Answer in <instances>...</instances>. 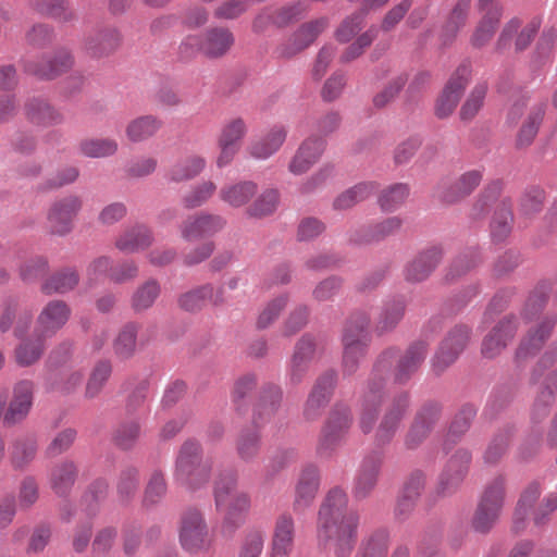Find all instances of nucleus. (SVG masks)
I'll return each instance as SVG.
<instances>
[{
	"label": "nucleus",
	"instance_id": "nucleus-62",
	"mask_svg": "<svg viewBox=\"0 0 557 557\" xmlns=\"http://www.w3.org/2000/svg\"><path fill=\"white\" fill-rule=\"evenodd\" d=\"M309 10L306 1H295L274 12L273 24L277 27H285L300 20Z\"/></svg>",
	"mask_w": 557,
	"mask_h": 557
},
{
	"label": "nucleus",
	"instance_id": "nucleus-16",
	"mask_svg": "<svg viewBox=\"0 0 557 557\" xmlns=\"http://www.w3.org/2000/svg\"><path fill=\"white\" fill-rule=\"evenodd\" d=\"M470 77L469 64L465 63L457 67L436 101L435 114L437 117L445 119L454 112Z\"/></svg>",
	"mask_w": 557,
	"mask_h": 557
},
{
	"label": "nucleus",
	"instance_id": "nucleus-44",
	"mask_svg": "<svg viewBox=\"0 0 557 557\" xmlns=\"http://www.w3.org/2000/svg\"><path fill=\"white\" fill-rule=\"evenodd\" d=\"M278 205L280 191L275 188H268L247 207L245 213L248 218L262 219L273 214L277 210Z\"/></svg>",
	"mask_w": 557,
	"mask_h": 557
},
{
	"label": "nucleus",
	"instance_id": "nucleus-1",
	"mask_svg": "<svg viewBox=\"0 0 557 557\" xmlns=\"http://www.w3.org/2000/svg\"><path fill=\"white\" fill-rule=\"evenodd\" d=\"M359 524V515L348 508L346 493L335 487L324 498L318 513L317 539L321 546H334L335 553L343 556L350 552Z\"/></svg>",
	"mask_w": 557,
	"mask_h": 557
},
{
	"label": "nucleus",
	"instance_id": "nucleus-43",
	"mask_svg": "<svg viewBox=\"0 0 557 557\" xmlns=\"http://www.w3.org/2000/svg\"><path fill=\"white\" fill-rule=\"evenodd\" d=\"M376 190L373 182H361L339 194L333 202L335 210H347L368 199Z\"/></svg>",
	"mask_w": 557,
	"mask_h": 557
},
{
	"label": "nucleus",
	"instance_id": "nucleus-13",
	"mask_svg": "<svg viewBox=\"0 0 557 557\" xmlns=\"http://www.w3.org/2000/svg\"><path fill=\"white\" fill-rule=\"evenodd\" d=\"M470 334V327L462 324L454 326L447 333L432 359L435 373H442L458 359L468 345Z\"/></svg>",
	"mask_w": 557,
	"mask_h": 557
},
{
	"label": "nucleus",
	"instance_id": "nucleus-64",
	"mask_svg": "<svg viewBox=\"0 0 557 557\" xmlns=\"http://www.w3.org/2000/svg\"><path fill=\"white\" fill-rule=\"evenodd\" d=\"M168 491L164 472L160 469L152 471L145 490L144 503L146 505H154L161 502Z\"/></svg>",
	"mask_w": 557,
	"mask_h": 557
},
{
	"label": "nucleus",
	"instance_id": "nucleus-42",
	"mask_svg": "<svg viewBox=\"0 0 557 557\" xmlns=\"http://www.w3.org/2000/svg\"><path fill=\"white\" fill-rule=\"evenodd\" d=\"M139 325L134 322L126 323L113 341V351L119 359L132 358L137 348V334Z\"/></svg>",
	"mask_w": 557,
	"mask_h": 557
},
{
	"label": "nucleus",
	"instance_id": "nucleus-63",
	"mask_svg": "<svg viewBox=\"0 0 557 557\" xmlns=\"http://www.w3.org/2000/svg\"><path fill=\"white\" fill-rule=\"evenodd\" d=\"M367 12L368 10L362 7L360 11L347 16L336 28L334 33L335 39L342 44L350 41L361 29Z\"/></svg>",
	"mask_w": 557,
	"mask_h": 557
},
{
	"label": "nucleus",
	"instance_id": "nucleus-28",
	"mask_svg": "<svg viewBox=\"0 0 557 557\" xmlns=\"http://www.w3.org/2000/svg\"><path fill=\"white\" fill-rule=\"evenodd\" d=\"M428 354V344L423 341L412 343L398 358L393 372L396 384H406L418 371Z\"/></svg>",
	"mask_w": 557,
	"mask_h": 557
},
{
	"label": "nucleus",
	"instance_id": "nucleus-31",
	"mask_svg": "<svg viewBox=\"0 0 557 557\" xmlns=\"http://www.w3.org/2000/svg\"><path fill=\"white\" fill-rule=\"evenodd\" d=\"M73 65V58L66 50L58 51L53 57L42 60L40 64L32 60L24 61V71L39 78L52 79L66 72Z\"/></svg>",
	"mask_w": 557,
	"mask_h": 557
},
{
	"label": "nucleus",
	"instance_id": "nucleus-10",
	"mask_svg": "<svg viewBox=\"0 0 557 557\" xmlns=\"http://www.w3.org/2000/svg\"><path fill=\"white\" fill-rule=\"evenodd\" d=\"M410 406L411 397L409 392L401 391L393 396L375 429L374 442L377 446H384L392 442Z\"/></svg>",
	"mask_w": 557,
	"mask_h": 557
},
{
	"label": "nucleus",
	"instance_id": "nucleus-59",
	"mask_svg": "<svg viewBox=\"0 0 557 557\" xmlns=\"http://www.w3.org/2000/svg\"><path fill=\"white\" fill-rule=\"evenodd\" d=\"M389 535L384 529L369 534L361 546V557H385L388 548Z\"/></svg>",
	"mask_w": 557,
	"mask_h": 557
},
{
	"label": "nucleus",
	"instance_id": "nucleus-47",
	"mask_svg": "<svg viewBox=\"0 0 557 557\" xmlns=\"http://www.w3.org/2000/svg\"><path fill=\"white\" fill-rule=\"evenodd\" d=\"M117 149L119 144L112 138H85L78 144L79 153L90 159L112 157Z\"/></svg>",
	"mask_w": 557,
	"mask_h": 557
},
{
	"label": "nucleus",
	"instance_id": "nucleus-37",
	"mask_svg": "<svg viewBox=\"0 0 557 557\" xmlns=\"http://www.w3.org/2000/svg\"><path fill=\"white\" fill-rule=\"evenodd\" d=\"M443 258V251L440 247H431L423 250L407 267L406 278L411 282H421L425 280L432 271L438 265Z\"/></svg>",
	"mask_w": 557,
	"mask_h": 557
},
{
	"label": "nucleus",
	"instance_id": "nucleus-8",
	"mask_svg": "<svg viewBox=\"0 0 557 557\" xmlns=\"http://www.w3.org/2000/svg\"><path fill=\"white\" fill-rule=\"evenodd\" d=\"M233 33L226 27H211L202 37L187 36L180 45V53L184 58H190L200 51L211 59L226 54L234 45Z\"/></svg>",
	"mask_w": 557,
	"mask_h": 557
},
{
	"label": "nucleus",
	"instance_id": "nucleus-54",
	"mask_svg": "<svg viewBox=\"0 0 557 557\" xmlns=\"http://www.w3.org/2000/svg\"><path fill=\"white\" fill-rule=\"evenodd\" d=\"M403 225V220L398 216L386 218L374 224L366 234L364 238H350L356 244L381 242L388 236L396 234Z\"/></svg>",
	"mask_w": 557,
	"mask_h": 557
},
{
	"label": "nucleus",
	"instance_id": "nucleus-26",
	"mask_svg": "<svg viewBox=\"0 0 557 557\" xmlns=\"http://www.w3.org/2000/svg\"><path fill=\"white\" fill-rule=\"evenodd\" d=\"M440 413L441 407L437 404H428L417 412L414 421L405 437L407 448H417L429 436L440 418Z\"/></svg>",
	"mask_w": 557,
	"mask_h": 557
},
{
	"label": "nucleus",
	"instance_id": "nucleus-20",
	"mask_svg": "<svg viewBox=\"0 0 557 557\" xmlns=\"http://www.w3.org/2000/svg\"><path fill=\"white\" fill-rule=\"evenodd\" d=\"M383 458L381 451L374 450L362 459L352 486V495L356 499L367 498L375 488Z\"/></svg>",
	"mask_w": 557,
	"mask_h": 557
},
{
	"label": "nucleus",
	"instance_id": "nucleus-60",
	"mask_svg": "<svg viewBox=\"0 0 557 557\" xmlns=\"http://www.w3.org/2000/svg\"><path fill=\"white\" fill-rule=\"evenodd\" d=\"M210 296L212 284H205L181 295L178 305L185 311L195 312L203 308Z\"/></svg>",
	"mask_w": 557,
	"mask_h": 557
},
{
	"label": "nucleus",
	"instance_id": "nucleus-7",
	"mask_svg": "<svg viewBox=\"0 0 557 557\" xmlns=\"http://www.w3.org/2000/svg\"><path fill=\"white\" fill-rule=\"evenodd\" d=\"M351 409L346 405H335L325 419L318 444L315 447L317 455L320 458H330L336 449L344 443L351 425Z\"/></svg>",
	"mask_w": 557,
	"mask_h": 557
},
{
	"label": "nucleus",
	"instance_id": "nucleus-11",
	"mask_svg": "<svg viewBox=\"0 0 557 557\" xmlns=\"http://www.w3.org/2000/svg\"><path fill=\"white\" fill-rule=\"evenodd\" d=\"M247 132V123L242 117L231 119L222 125L216 139L219 154L215 164L218 169H223L232 163L242 148Z\"/></svg>",
	"mask_w": 557,
	"mask_h": 557
},
{
	"label": "nucleus",
	"instance_id": "nucleus-40",
	"mask_svg": "<svg viewBox=\"0 0 557 557\" xmlns=\"http://www.w3.org/2000/svg\"><path fill=\"white\" fill-rule=\"evenodd\" d=\"M161 294V285L156 278H149L138 285L131 297V307L136 313L150 309Z\"/></svg>",
	"mask_w": 557,
	"mask_h": 557
},
{
	"label": "nucleus",
	"instance_id": "nucleus-24",
	"mask_svg": "<svg viewBox=\"0 0 557 557\" xmlns=\"http://www.w3.org/2000/svg\"><path fill=\"white\" fill-rule=\"evenodd\" d=\"M325 141L317 136H309L297 148L288 163V171L293 175L307 173L322 157Z\"/></svg>",
	"mask_w": 557,
	"mask_h": 557
},
{
	"label": "nucleus",
	"instance_id": "nucleus-51",
	"mask_svg": "<svg viewBox=\"0 0 557 557\" xmlns=\"http://www.w3.org/2000/svg\"><path fill=\"white\" fill-rule=\"evenodd\" d=\"M410 194V188L405 183L389 185L379 196L377 203L385 212H393L400 208Z\"/></svg>",
	"mask_w": 557,
	"mask_h": 557
},
{
	"label": "nucleus",
	"instance_id": "nucleus-21",
	"mask_svg": "<svg viewBox=\"0 0 557 557\" xmlns=\"http://www.w3.org/2000/svg\"><path fill=\"white\" fill-rule=\"evenodd\" d=\"M288 134L287 126L274 124L260 137L251 140L247 146V153L255 160H267L274 156L284 145Z\"/></svg>",
	"mask_w": 557,
	"mask_h": 557
},
{
	"label": "nucleus",
	"instance_id": "nucleus-15",
	"mask_svg": "<svg viewBox=\"0 0 557 557\" xmlns=\"http://www.w3.org/2000/svg\"><path fill=\"white\" fill-rule=\"evenodd\" d=\"M83 200L77 195H67L55 200L47 214L48 227L52 234L64 236L73 228V221L82 210Z\"/></svg>",
	"mask_w": 557,
	"mask_h": 557
},
{
	"label": "nucleus",
	"instance_id": "nucleus-23",
	"mask_svg": "<svg viewBox=\"0 0 557 557\" xmlns=\"http://www.w3.org/2000/svg\"><path fill=\"white\" fill-rule=\"evenodd\" d=\"M556 322V315L547 314L529 331L528 335L521 341L516 351L517 362L520 363L535 356L541 350L546 339L550 336Z\"/></svg>",
	"mask_w": 557,
	"mask_h": 557
},
{
	"label": "nucleus",
	"instance_id": "nucleus-30",
	"mask_svg": "<svg viewBox=\"0 0 557 557\" xmlns=\"http://www.w3.org/2000/svg\"><path fill=\"white\" fill-rule=\"evenodd\" d=\"M154 243V234L145 224L136 223L126 227L114 240L115 248L126 255L148 249Z\"/></svg>",
	"mask_w": 557,
	"mask_h": 557
},
{
	"label": "nucleus",
	"instance_id": "nucleus-61",
	"mask_svg": "<svg viewBox=\"0 0 557 557\" xmlns=\"http://www.w3.org/2000/svg\"><path fill=\"white\" fill-rule=\"evenodd\" d=\"M503 190V183L500 181H494L490 183L481 193L476 201L474 202L471 211L473 219L483 216L491 206L497 200Z\"/></svg>",
	"mask_w": 557,
	"mask_h": 557
},
{
	"label": "nucleus",
	"instance_id": "nucleus-36",
	"mask_svg": "<svg viewBox=\"0 0 557 557\" xmlns=\"http://www.w3.org/2000/svg\"><path fill=\"white\" fill-rule=\"evenodd\" d=\"M207 164L203 157L190 154L178 159L165 173V178L170 183L188 182L202 173Z\"/></svg>",
	"mask_w": 557,
	"mask_h": 557
},
{
	"label": "nucleus",
	"instance_id": "nucleus-9",
	"mask_svg": "<svg viewBox=\"0 0 557 557\" xmlns=\"http://www.w3.org/2000/svg\"><path fill=\"white\" fill-rule=\"evenodd\" d=\"M505 499L504 479H493L485 487L472 519V528L479 533L488 532L496 523Z\"/></svg>",
	"mask_w": 557,
	"mask_h": 557
},
{
	"label": "nucleus",
	"instance_id": "nucleus-22",
	"mask_svg": "<svg viewBox=\"0 0 557 557\" xmlns=\"http://www.w3.org/2000/svg\"><path fill=\"white\" fill-rule=\"evenodd\" d=\"M34 389L35 385L30 380H22L14 385L12 399L3 414L5 425H14L28 416L33 406Z\"/></svg>",
	"mask_w": 557,
	"mask_h": 557
},
{
	"label": "nucleus",
	"instance_id": "nucleus-19",
	"mask_svg": "<svg viewBox=\"0 0 557 557\" xmlns=\"http://www.w3.org/2000/svg\"><path fill=\"white\" fill-rule=\"evenodd\" d=\"M471 461V454L467 449H458L447 461L440 475L437 494L450 495L462 483Z\"/></svg>",
	"mask_w": 557,
	"mask_h": 557
},
{
	"label": "nucleus",
	"instance_id": "nucleus-56",
	"mask_svg": "<svg viewBox=\"0 0 557 557\" xmlns=\"http://www.w3.org/2000/svg\"><path fill=\"white\" fill-rule=\"evenodd\" d=\"M404 314L405 304L403 300L397 299L386 302L376 322V330L380 333L392 331L400 322Z\"/></svg>",
	"mask_w": 557,
	"mask_h": 557
},
{
	"label": "nucleus",
	"instance_id": "nucleus-12",
	"mask_svg": "<svg viewBox=\"0 0 557 557\" xmlns=\"http://www.w3.org/2000/svg\"><path fill=\"white\" fill-rule=\"evenodd\" d=\"M330 26L327 16H320L302 23L290 36L276 48L280 58L289 59L310 47Z\"/></svg>",
	"mask_w": 557,
	"mask_h": 557
},
{
	"label": "nucleus",
	"instance_id": "nucleus-39",
	"mask_svg": "<svg viewBox=\"0 0 557 557\" xmlns=\"http://www.w3.org/2000/svg\"><path fill=\"white\" fill-rule=\"evenodd\" d=\"M162 127V121L152 115H141L132 120L126 128L125 134L131 143L137 144L153 137Z\"/></svg>",
	"mask_w": 557,
	"mask_h": 557
},
{
	"label": "nucleus",
	"instance_id": "nucleus-55",
	"mask_svg": "<svg viewBox=\"0 0 557 557\" xmlns=\"http://www.w3.org/2000/svg\"><path fill=\"white\" fill-rule=\"evenodd\" d=\"M470 4L471 0L457 1L443 29L442 36L444 38V44L450 42L456 37L459 29L465 26L470 10Z\"/></svg>",
	"mask_w": 557,
	"mask_h": 557
},
{
	"label": "nucleus",
	"instance_id": "nucleus-57",
	"mask_svg": "<svg viewBox=\"0 0 557 557\" xmlns=\"http://www.w3.org/2000/svg\"><path fill=\"white\" fill-rule=\"evenodd\" d=\"M45 338L36 334L35 339L20 344L15 349V360L21 367H28L40 359L45 350Z\"/></svg>",
	"mask_w": 557,
	"mask_h": 557
},
{
	"label": "nucleus",
	"instance_id": "nucleus-27",
	"mask_svg": "<svg viewBox=\"0 0 557 557\" xmlns=\"http://www.w3.org/2000/svg\"><path fill=\"white\" fill-rule=\"evenodd\" d=\"M320 487V471L314 465L305 466L295 484L294 510L308 508L314 500Z\"/></svg>",
	"mask_w": 557,
	"mask_h": 557
},
{
	"label": "nucleus",
	"instance_id": "nucleus-48",
	"mask_svg": "<svg viewBox=\"0 0 557 557\" xmlns=\"http://www.w3.org/2000/svg\"><path fill=\"white\" fill-rule=\"evenodd\" d=\"M77 469L73 461H63L57 465L50 475V485L55 494L64 496L69 493L76 480Z\"/></svg>",
	"mask_w": 557,
	"mask_h": 557
},
{
	"label": "nucleus",
	"instance_id": "nucleus-46",
	"mask_svg": "<svg viewBox=\"0 0 557 557\" xmlns=\"http://www.w3.org/2000/svg\"><path fill=\"white\" fill-rule=\"evenodd\" d=\"M512 222L511 205L508 200L504 199L497 205L491 222V235L493 240H504L511 232Z\"/></svg>",
	"mask_w": 557,
	"mask_h": 557
},
{
	"label": "nucleus",
	"instance_id": "nucleus-5",
	"mask_svg": "<svg viewBox=\"0 0 557 557\" xmlns=\"http://www.w3.org/2000/svg\"><path fill=\"white\" fill-rule=\"evenodd\" d=\"M370 315L358 311L347 320L342 335L343 370L347 374H354L360 362L368 354L370 345Z\"/></svg>",
	"mask_w": 557,
	"mask_h": 557
},
{
	"label": "nucleus",
	"instance_id": "nucleus-2",
	"mask_svg": "<svg viewBox=\"0 0 557 557\" xmlns=\"http://www.w3.org/2000/svg\"><path fill=\"white\" fill-rule=\"evenodd\" d=\"M397 357L396 348H387L376 358L372 371L359 396L358 425L369 434L377 423L381 407L386 397V383Z\"/></svg>",
	"mask_w": 557,
	"mask_h": 557
},
{
	"label": "nucleus",
	"instance_id": "nucleus-32",
	"mask_svg": "<svg viewBox=\"0 0 557 557\" xmlns=\"http://www.w3.org/2000/svg\"><path fill=\"white\" fill-rule=\"evenodd\" d=\"M258 193V185L250 180H242L222 185L219 199L232 209H239L250 203Z\"/></svg>",
	"mask_w": 557,
	"mask_h": 557
},
{
	"label": "nucleus",
	"instance_id": "nucleus-25",
	"mask_svg": "<svg viewBox=\"0 0 557 557\" xmlns=\"http://www.w3.org/2000/svg\"><path fill=\"white\" fill-rule=\"evenodd\" d=\"M295 534L293 516L288 512L278 515L272 530L270 557H288L294 548Z\"/></svg>",
	"mask_w": 557,
	"mask_h": 557
},
{
	"label": "nucleus",
	"instance_id": "nucleus-58",
	"mask_svg": "<svg viewBox=\"0 0 557 557\" xmlns=\"http://www.w3.org/2000/svg\"><path fill=\"white\" fill-rule=\"evenodd\" d=\"M216 185L212 181H202L193 186V188L182 198V203L186 209H196L207 203L214 193Z\"/></svg>",
	"mask_w": 557,
	"mask_h": 557
},
{
	"label": "nucleus",
	"instance_id": "nucleus-38",
	"mask_svg": "<svg viewBox=\"0 0 557 557\" xmlns=\"http://www.w3.org/2000/svg\"><path fill=\"white\" fill-rule=\"evenodd\" d=\"M121 42V35L114 27H107L97 30L86 40L87 52L92 57H103L117 49Z\"/></svg>",
	"mask_w": 557,
	"mask_h": 557
},
{
	"label": "nucleus",
	"instance_id": "nucleus-53",
	"mask_svg": "<svg viewBox=\"0 0 557 557\" xmlns=\"http://www.w3.org/2000/svg\"><path fill=\"white\" fill-rule=\"evenodd\" d=\"M112 374V363L109 360H100L94 367L85 388V397H97Z\"/></svg>",
	"mask_w": 557,
	"mask_h": 557
},
{
	"label": "nucleus",
	"instance_id": "nucleus-34",
	"mask_svg": "<svg viewBox=\"0 0 557 557\" xmlns=\"http://www.w3.org/2000/svg\"><path fill=\"white\" fill-rule=\"evenodd\" d=\"M282 399L283 391L278 385H264L253 410V423L261 426L268 422L278 410Z\"/></svg>",
	"mask_w": 557,
	"mask_h": 557
},
{
	"label": "nucleus",
	"instance_id": "nucleus-33",
	"mask_svg": "<svg viewBox=\"0 0 557 557\" xmlns=\"http://www.w3.org/2000/svg\"><path fill=\"white\" fill-rule=\"evenodd\" d=\"M557 393V370H550L540 385L539 392L532 406V419L541 421L546 418L555 404Z\"/></svg>",
	"mask_w": 557,
	"mask_h": 557
},
{
	"label": "nucleus",
	"instance_id": "nucleus-41",
	"mask_svg": "<svg viewBox=\"0 0 557 557\" xmlns=\"http://www.w3.org/2000/svg\"><path fill=\"white\" fill-rule=\"evenodd\" d=\"M79 282V274L74 268H65L55 272L41 285L42 293L47 295L66 294L73 290Z\"/></svg>",
	"mask_w": 557,
	"mask_h": 557
},
{
	"label": "nucleus",
	"instance_id": "nucleus-3",
	"mask_svg": "<svg viewBox=\"0 0 557 557\" xmlns=\"http://www.w3.org/2000/svg\"><path fill=\"white\" fill-rule=\"evenodd\" d=\"M214 504L223 515V532L232 534L245 524L251 508V497L238 487L235 475H227L215 483Z\"/></svg>",
	"mask_w": 557,
	"mask_h": 557
},
{
	"label": "nucleus",
	"instance_id": "nucleus-52",
	"mask_svg": "<svg viewBox=\"0 0 557 557\" xmlns=\"http://www.w3.org/2000/svg\"><path fill=\"white\" fill-rule=\"evenodd\" d=\"M540 495L541 487L539 483L535 482L528 485V487L521 494L515 511L513 529L516 532H520L524 529L528 511L537 500Z\"/></svg>",
	"mask_w": 557,
	"mask_h": 557
},
{
	"label": "nucleus",
	"instance_id": "nucleus-45",
	"mask_svg": "<svg viewBox=\"0 0 557 557\" xmlns=\"http://www.w3.org/2000/svg\"><path fill=\"white\" fill-rule=\"evenodd\" d=\"M503 7H496L490 11H482L484 15L471 38V42L474 47L481 48L492 39L503 14Z\"/></svg>",
	"mask_w": 557,
	"mask_h": 557
},
{
	"label": "nucleus",
	"instance_id": "nucleus-50",
	"mask_svg": "<svg viewBox=\"0 0 557 557\" xmlns=\"http://www.w3.org/2000/svg\"><path fill=\"white\" fill-rule=\"evenodd\" d=\"M544 114L545 108L542 103H537L530 109L529 114L517 136V145L519 147H527L531 145L539 132Z\"/></svg>",
	"mask_w": 557,
	"mask_h": 557
},
{
	"label": "nucleus",
	"instance_id": "nucleus-4",
	"mask_svg": "<svg viewBox=\"0 0 557 557\" xmlns=\"http://www.w3.org/2000/svg\"><path fill=\"white\" fill-rule=\"evenodd\" d=\"M211 473L212 460L203 456L200 443L185 441L174 461V482L188 491H197L208 484Z\"/></svg>",
	"mask_w": 557,
	"mask_h": 557
},
{
	"label": "nucleus",
	"instance_id": "nucleus-29",
	"mask_svg": "<svg viewBox=\"0 0 557 557\" xmlns=\"http://www.w3.org/2000/svg\"><path fill=\"white\" fill-rule=\"evenodd\" d=\"M517 331V320L507 317L500 320L482 342V355L485 358H495L498 356L513 338Z\"/></svg>",
	"mask_w": 557,
	"mask_h": 557
},
{
	"label": "nucleus",
	"instance_id": "nucleus-14",
	"mask_svg": "<svg viewBox=\"0 0 557 557\" xmlns=\"http://www.w3.org/2000/svg\"><path fill=\"white\" fill-rule=\"evenodd\" d=\"M227 224L226 219L216 213L201 211L188 215L180 225L181 237L187 242H196L214 236L222 232Z\"/></svg>",
	"mask_w": 557,
	"mask_h": 557
},
{
	"label": "nucleus",
	"instance_id": "nucleus-35",
	"mask_svg": "<svg viewBox=\"0 0 557 557\" xmlns=\"http://www.w3.org/2000/svg\"><path fill=\"white\" fill-rule=\"evenodd\" d=\"M25 114L30 123L38 126H53L63 123V114L42 98L29 99L25 104Z\"/></svg>",
	"mask_w": 557,
	"mask_h": 557
},
{
	"label": "nucleus",
	"instance_id": "nucleus-17",
	"mask_svg": "<svg viewBox=\"0 0 557 557\" xmlns=\"http://www.w3.org/2000/svg\"><path fill=\"white\" fill-rule=\"evenodd\" d=\"M480 170H469L453 181H442L436 187V197L440 201L454 205L470 196L482 182Z\"/></svg>",
	"mask_w": 557,
	"mask_h": 557
},
{
	"label": "nucleus",
	"instance_id": "nucleus-6",
	"mask_svg": "<svg viewBox=\"0 0 557 557\" xmlns=\"http://www.w3.org/2000/svg\"><path fill=\"white\" fill-rule=\"evenodd\" d=\"M178 543L189 555L208 552L212 545V536L203 511L196 507L186 508L178 522Z\"/></svg>",
	"mask_w": 557,
	"mask_h": 557
},
{
	"label": "nucleus",
	"instance_id": "nucleus-18",
	"mask_svg": "<svg viewBox=\"0 0 557 557\" xmlns=\"http://www.w3.org/2000/svg\"><path fill=\"white\" fill-rule=\"evenodd\" d=\"M71 317L70 306L59 299L47 302L39 312L36 321V334L49 338L57 334Z\"/></svg>",
	"mask_w": 557,
	"mask_h": 557
},
{
	"label": "nucleus",
	"instance_id": "nucleus-49",
	"mask_svg": "<svg viewBox=\"0 0 557 557\" xmlns=\"http://www.w3.org/2000/svg\"><path fill=\"white\" fill-rule=\"evenodd\" d=\"M261 449V435L256 429L243 430L236 441V453L245 462L253 461Z\"/></svg>",
	"mask_w": 557,
	"mask_h": 557
}]
</instances>
